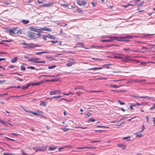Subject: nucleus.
<instances>
[{"label": "nucleus", "mask_w": 155, "mask_h": 155, "mask_svg": "<svg viewBox=\"0 0 155 155\" xmlns=\"http://www.w3.org/2000/svg\"><path fill=\"white\" fill-rule=\"evenodd\" d=\"M79 3L81 4H82V2H81L80 0L78 1H77V4L79 5Z\"/></svg>", "instance_id": "nucleus-56"}, {"label": "nucleus", "mask_w": 155, "mask_h": 155, "mask_svg": "<svg viewBox=\"0 0 155 155\" xmlns=\"http://www.w3.org/2000/svg\"><path fill=\"white\" fill-rule=\"evenodd\" d=\"M60 92V91L58 90H56L54 91H51L50 92L49 94L50 95H54L55 94L57 93H59Z\"/></svg>", "instance_id": "nucleus-10"}, {"label": "nucleus", "mask_w": 155, "mask_h": 155, "mask_svg": "<svg viewBox=\"0 0 155 155\" xmlns=\"http://www.w3.org/2000/svg\"><path fill=\"white\" fill-rule=\"evenodd\" d=\"M102 68H103L102 67H94V70L101 69Z\"/></svg>", "instance_id": "nucleus-47"}, {"label": "nucleus", "mask_w": 155, "mask_h": 155, "mask_svg": "<svg viewBox=\"0 0 155 155\" xmlns=\"http://www.w3.org/2000/svg\"><path fill=\"white\" fill-rule=\"evenodd\" d=\"M44 53H48V52L47 51H42V52H37L35 53L36 55H38L40 54H41Z\"/></svg>", "instance_id": "nucleus-27"}, {"label": "nucleus", "mask_w": 155, "mask_h": 155, "mask_svg": "<svg viewBox=\"0 0 155 155\" xmlns=\"http://www.w3.org/2000/svg\"><path fill=\"white\" fill-rule=\"evenodd\" d=\"M16 80H17V81H23V80L22 79H19L18 78H16Z\"/></svg>", "instance_id": "nucleus-61"}, {"label": "nucleus", "mask_w": 155, "mask_h": 155, "mask_svg": "<svg viewBox=\"0 0 155 155\" xmlns=\"http://www.w3.org/2000/svg\"><path fill=\"white\" fill-rule=\"evenodd\" d=\"M140 98H147L148 99H150V98H153L152 97H150L148 96H141L140 97H139Z\"/></svg>", "instance_id": "nucleus-29"}, {"label": "nucleus", "mask_w": 155, "mask_h": 155, "mask_svg": "<svg viewBox=\"0 0 155 155\" xmlns=\"http://www.w3.org/2000/svg\"><path fill=\"white\" fill-rule=\"evenodd\" d=\"M44 82L43 81H40L38 82L39 83V84H42Z\"/></svg>", "instance_id": "nucleus-62"}, {"label": "nucleus", "mask_w": 155, "mask_h": 155, "mask_svg": "<svg viewBox=\"0 0 155 155\" xmlns=\"http://www.w3.org/2000/svg\"><path fill=\"white\" fill-rule=\"evenodd\" d=\"M134 37L133 36L127 35L121 37L114 36L113 38H116L117 41H119L128 42L130 41V40L128 39L129 38L132 39Z\"/></svg>", "instance_id": "nucleus-2"}, {"label": "nucleus", "mask_w": 155, "mask_h": 155, "mask_svg": "<svg viewBox=\"0 0 155 155\" xmlns=\"http://www.w3.org/2000/svg\"><path fill=\"white\" fill-rule=\"evenodd\" d=\"M46 103L44 101H41L40 105H42L44 107H46Z\"/></svg>", "instance_id": "nucleus-14"}, {"label": "nucleus", "mask_w": 155, "mask_h": 155, "mask_svg": "<svg viewBox=\"0 0 155 155\" xmlns=\"http://www.w3.org/2000/svg\"><path fill=\"white\" fill-rule=\"evenodd\" d=\"M29 84H30V86H35V85H39V83L38 82H35V83H29Z\"/></svg>", "instance_id": "nucleus-22"}, {"label": "nucleus", "mask_w": 155, "mask_h": 155, "mask_svg": "<svg viewBox=\"0 0 155 155\" xmlns=\"http://www.w3.org/2000/svg\"><path fill=\"white\" fill-rule=\"evenodd\" d=\"M154 109H155V104H153V106L150 108V110H152Z\"/></svg>", "instance_id": "nucleus-49"}, {"label": "nucleus", "mask_w": 155, "mask_h": 155, "mask_svg": "<svg viewBox=\"0 0 155 155\" xmlns=\"http://www.w3.org/2000/svg\"><path fill=\"white\" fill-rule=\"evenodd\" d=\"M91 114H92L91 113H89V112H88V113L87 114H86L85 115V116L86 117H89L91 116Z\"/></svg>", "instance_id": "nucleus-37"}, {"label": "nucleus", "mask_w": 155, "mask_h": 155, "mask_svg": "<svg viewBox=\"0 0 155 155\" xmlns=\"http://www.w3.org/2000/svg\"><path fill=\"white\" fill-rule=\"evenodd\" d=\"M14 31L13 30V29L10 30H9V32L10 34H15V33L14 32Z\"/></svg>", "instance_id": "nucleus-55"}, {"label": "nucleus", "mask_w": 155, "mask_h": 155, "mask_svg": "<svg viewBox=\"0 0 155 155\" xmlns=\"http://www.w3.org/2000/svg\"><path fill=\"white\" fill-rule=\"evenodd\" d=\"M136 137H141L143 136V135L142 134L140 133L139 132H137L135 134Z\"/></svg>", "instance_id": "nucleus-16"}, {"label": "nucleus", "mask_w": 155, "mask_h": 155, "mask_svg": "<svg viewBox=\"0 0 155 155\" xmlns=\"http://www.w3.org/2000/svg\"><path fill=\"white\" fill-rule=\"evenodd\" d=\"M144 104V103H142L140 104L138 103H136V104L138 106L143 105Z\"/></svg>", "instance_id": "nucleus-59"}, {"label": "nucleus", "mask_w": 155, "mask_h": 155, "mask_svg": "<svg viewBox=\"0 0 155 155\" xmlns=\"http://www.w3.org/2000/svg\"><path fill=\"white\" fill-rule=\"evenodd\" d=\"M76 11L78 12L82 13L83 12V11L81 10V8H78L76 9Z\"/></svg>", "instance_id": "nucleus-35"}, {"label": "nucleus", "mask_w": 155, "mask_h": 155, "mask_svg": "<svg viewBox=\"0 0 155 155\" xmlns=\"http://www.w3.org/2000/svg\"><path fill=\"white\" fill-rule=\"evenodd\" d=\"M42 37H43V39L45 40H47L46 38H48V36H47V35H44L42 36Z\"/></svg>", "instance_id": "nucleus-43"}, {"label": "nucleus", "mask_w": 155, "mask_h": 155, "mask_svg": "<svg viewBox=\"0 0 155 155\" xmlns=\"http://www.w3.org/2000/svg\"><path fill=\"white\" fill-rule=\"evenodd\" d=\"M141 65L144 66L146 65V63L145 62H141Z\"/></svg>", "instance_id": "nucleus-63"}, {"label": "nucleus", "mask_w": 155, "mask_h": 155, "mask_svg": "<svg viewBox=\"0 0 155 155\" xmlns=\"http://www.w3.org/2000/svg\"><path fill=\"white\" fill-rule=\"evenodd\" d=\"M54 3V2L44 3V5H41V6L43 7H51L53 5Z\"/></svg>", "instance_id": "nucleus-7"}, {"label": "nucleus", "mask_w": 155, "mask_h": 155, "mask_svg": "<svg viewBox=\"0 0 155 155\" xmlns=\"http://www.w3.org/2000/svg\"><path fill=\"white\" fill-rule=\"evenodd\" d=\"M123 61H130V56H126L124 58L122 57Z\"/></svg>", "instance_id": "nucleus-9"}, {"label": "nucleus", "mask_w": 155, "mask_h": 155, "mask_svg": "<svg viewBox=\"0 0 155 155\" xmlns=\"http://www.w3.org/2000/svg\"><path fill=\"white\" fill-rule=\"evenodd\" d=\"M2 41L3 42H11L12 41V40H2Z\"/></svg>", "instance_id": "nucleus-52"}, {"label": "nucleus", "mask_w": 155, "mask_h": 155, "mask_svg": "<svg viewBox=\"0 0 155 155\" xmlns=\"http://www.w3.org/2000/svg\"><path fill=\"white\" fill-rule=\"evenodd\" d=\"M154 35V34H147L144 35V37H147V36H151Z\"/></svg>", "instance_id": "nucleus-39"}, {"label": "nucleus", "mask_w": 155, "mask_h": 155, "mask_svg": "<svg viewBox=\"0 0 155 155\" xmlns=\"http://www.w3.org/2000/svg\"><path fill=\"white\" fill-rule=\"evenodd\" d=\"M77 45H80L82 47L85 48L83 46L84 44L82 42H78L77 43Z\"/></svg>", "instance_id": "nucleus-31"}, {"label": "nucleus", "mask_w": 155, "mask_h": 155, "mask_svg": "<svg viewBox=\"0 0 155 155\" xmlns=\"http://www.w3.org/2000/svg\"><path fill=\"white\" fill-rule=\"evenodd\" d=\"M146 119L147 122V123H149V117H146Z\"/></svg>", "instance_id": "nucleus-57"}, {"label": "nucleus", "mask_w": 155, "mask_h": 155, "mask_svg": "<svg viewBox=\"0 0 155 155\" xmlns=\"http://www.w3.org/2000/svg\"><path fill=\"white\" fill-rule=\"evenodd\" d=\"M114 40L113 39H108V40H101V41L102 42H110L113 40Z\"/></svg>", "instance_id": "nucleus-20"}, {"label": "nucleus", "mask_w": 155, "mask_h": 155, "mask_svg": "<svg viewBox=\"0 0 155 155\" xmlns=\"http://www.w3.org/2000/svg\"><path fill=\"white\" fill-rule=\"evenodd\" d=\"M47 146H42L38 147L37 148L33 147L34 150H35L36 152H37L38 151H44L47 149Z\"/></svg>", "instance_id": "nucleus-5"}, {"label": "nucleus", "mask_w": 155, "mask_h": 155, "mask_svg": "<svg viewBox=\"0 0 155 155\" xmlns=\"http://www.w3.org/2000/svg\"><path fill=\"white\" fill-rule=\"evenodd\" d=\"M95 121V119L93 118H91L88 120L87 121L88 122H89L90 121L94 122Z\"/></svg>", "instance_id": "nucleus-33"}, {"label": "nucleus", "mask_w": 155, "mask_h": 155, "mask_svg": "<svg viewBox=\"0 0 155 155\" xmlns=\"http://www.w3.org/2000/svg\"><path fill=\"white\" fill-rule=\"evenodd\" d=\"M117 102L119 103L120 105H123L125 104V103L124 102H121L120 100H118Z\"/></svg>", "instance_id": "nucleus-45"}, {"label": "nucleus", "mask_w": 155, "mask_h": 155, "mask_svg": "<svg viewBox=\"0 0 155 155\" xmlns=\"http://www.w3.org/2000/svg\"><path fill=\"white\" fill-rule=\"evenodd\" d=\"M130 137H125L123 138V140H127V141H129L130 140Z\"/></svg>", "instance_id": "nucleus-36"}, {"label": "nucleus", "mask_w": 155, "mask_h": 155, "mask_svg": "<svg viewBox=\"0 0 155 155\" xmlns=\"http://www.w3.org/2000/svg\"><path fill=\"white\" fill-rule=\"evenodd\" d=\"M56 67V66L55 65H52L49 66L48 67V68L50 69H52L55 68Z\"/></svg>", "instance_id": "nucleus-42"}, {"label": "nucleus", "mask_w": 155, "mask_h": 155, "mask_svg": "<svg viewBox=\"0 0 155 155\" xmlns=\"http://www.w3.org/2000/svg\"><path fill=\"white\" fill-rule=\"evenodd\" d=\"M23 31L22 30H18L17 31V35H19L20 34H22Z\"/></svg>", "instance_id": "nucleus-38"}, {"label": "nucleus", "mask_w": 155, "mask_h": 155, "mask_svg": "<svg viewBox=\"0 0 155 155\" xmlns=\"http://www.w3.org/2000/svg\"><path fill=\"white\" fill-rule=\"evenodd\" d=\"M127 117L126 116L122 117L121 119L118 120V121H120L123 120L127 118Z\"/></svg>", "instance_id": "nucleus-50"}, {"label": "nucleus", "mask_w": 155, "mask_h": 155, "mask_svg": "<svg viewBox=\"0 0 155 155\" xmlns=\"http://www.w3.org/2000/svg\"><path fill=\"white\" fill-rule=\"evenodd\" d=\"M33 62L35 63H43L45 64L46 63V61H33Z\"/></svg>", "instance_id": "nucleus-25"}, {"label": "nucleus", "mask_w": 155, "mask_h": 155, "mask_svg": "<svg viewBox=\"0 0 155 155\" xmlns=\"http://www.w3.org/2000/svg\"><path fill=\"white\" fill-rule=\"evenodd\" d=\"M67 147H68L66 146V147H60L58 149V151H60L61 150L64 149V148H67Z\"/></svg>", "instance_id": "nucleus-51"}, {"label": "nucleus", "mask_w": 155, "mask_h": 155, "mask_svg": "<svg viewBox=\"0 0 155 155\" xmlns=\"http://www.w3.org/2000/svg\"><path fill=\"white\" fill-rule=\"evenodd\" d=\"M27 68H30L31 69L35 70V68L34 67L29 66L27 67Z\"/></svg>", "instance_id": "nucleus-53"}, {"label": "nucleus", "mask_w": 155, "mask_h": 155, "mask_svg": "<svg viewBox=\"0 0 155 155\" xmlns=\"http://www.w3.org/2000/svg\"><path fill=\"white\" fill-rule=\"evenodd\" d=\"M142 130H141V132H142L144 130V124H143L142 126Z\"/></svg>", "instance_id": "nucleus-54"}, {"label": "nucleus", "mask_w": 155, "mask_h": 155, "mask_svg": "<svg viewBox=\"0 0 155 155\" xmlns=\"http://www.w3.org/2000/svg\"><path fill=\"white\" fill-rule=\"evenodd\" d=\"M82 4H79V5L82 6V5H86L87 2V1L85 0H83L82 1Z\"/></svg>", "instance_id": "nucleus-19"}, {"label": "nucleus", "mask_w": 155, "mask_h": 155, "mask_svg": "<svg viewBox=\"0 0 155 155\" xmlns=\"http://www.w3.org/2000/svg\"><path fill=\"white\" fill-rule=\"evenodd\" d=\"M0 122L5 126H7L8 125V123L7 122L2 121L1 120H0Z\"/></svg>", "instance_id": "nucleus-23"}, {"label": "nucleus", "mask_w": 155, "mask_h": 155, "mask_svg": "<svg viewBox=\"0 0 155 155\" xmlns=\"http://www.w3.org/2000/svg\"><path fill=\"white\" fill-rule=\"evenodd\" d=\"M110 87H113V88H119L120 87V86L114 84V85H111Z\"/></svg>", "instance_id": "nucleus-32"}, {"label": "nucleus", "mask_w": 155, "mask_h": 155, "mask_svg": "<svg viewBox=\"0 0 155 155\" xmlns=\"http://www.w3.org/2000/svg\"><path fill=\"white\" fill-rule=\"evenodd\" d=\"M26 69L23 66H21V70L22 71H25Z\"/></svg>", "instance_id": "nucleus-48"}, {"label": "nucleus", "mask_w": 155, "mask_h": 155, "mask_svg": "<svg viewBox=\"0 0 155 155\" xmlns=\"http://www.w3.org/2000/svg\"><path fill=\"white\" fill-rule=\"evenodd\" d=\"M21 44L25 45V46H23V48H24L30 49L34 48L36 47H41V45L37 44H35L33 43H27L25 42H23L21 43Z\"/></svg>", "instance_id": "nucleus-3"}, {"label": "nucleus", "mask_w": 155, "mask_h": 155, "mask_svg": "<svg viewBox=\"0 0 155 155\" xmlns=\"http://www.w3.org/2000/svg\"><path fill=\"white\" fill-rule=\"evenodd\" d=\"M22 22L25 25L27 24L29 22V21L28 20H22Z\"/></svg>", "instance_id": "nucleus-15"}, {"label": "nucleus", "mask_w": 155, "mask_h": 155, "mask_svg": "<svg viewBox=\"0 0 155 155\" xmlns=\"http://www.w3.org/2000/svg\"><path fill=\"white\" fill-rule=\"evenodd\" d=\"M123 50L126 51H127L128 52H130V51H132V50H130L128 48H124L123 49Z\"/></svg>", "instance_id": "nucleus-44"}, {"label": "nucleus", "mask_w": 155, "mask_h": 155, "mask_svg": "<svg viewBox=\"0 0 155 155\" xmlns=\"http://www.w3.org/2000/svg\"><path fill=\"white\" fill-rule=\"evenodd\" d=\"M101 141V140H98V141H94V140H93V141H91L90 142L91 143H97V142H100Z\"/></svg>", "instance_id": "nucleus-60"}, {"label": "nucleus", "mask_w": 155, "mask_h": 155, "mask_svg": "<svg viewBox=\"0 0 155 155\" xmlns=\"http://www.w3.org/2000/svg\"><path fill=\"white\" fill-rule=\"evenodd\" d=\"M28 112L29 113L32 114H33L35 115H37V116H40V114L37 113L35 112H33L32 111H28Z\"/></svg>", "instance_id": "nucleus-18"}, {"label": "nucleus", "mask_w": 155, "mask_h": 155, "mask_svg": "<svg viewBox=\"0 0 155 155\" xmlns=\"http://www.w3.org/2000/svg\"><path fill=\"white\" fill-rule=\"evenodd\" d=\"M57 80L56 79H52L51 80H47L45 81L46 82H54L57 81Z\"/></svg>", "instance_id": "nucleus-34"}, {"label": "nucleus", "mask_w": 155, "mask_h": 155, "mask_svg": "<svg viewBox=\"0 0 155 155\" xmlns=\"http://www.w3.org/2000/svg\"><path fill=\"white\" fill-rule=\"evenodd\" d=\"M118 147L123 149H125L126 148V145L123 144H118Z\"/></svg>", "instance_id": "nucleus-12"}, {"label": "nucleus", "mask_w": 155, "mask_h": 155, "mask_svg": "<svg viewBox=\"0 0 155 155\" xmlns=\"http://www.w3.org/2000/svg\"><path fill=\"white\" fill-rule=\"evenodd\" d=\"M57 148L56 147H49V150H54Z\"/></svg>", "instance_id": "nucleus-21"}, {"label": "nucleus", "mask_w": 155, "mask_h": 155, "mask_svg": "<svg viewBox=\"0 0 155 155\" xmlns=\"http://www.w3.org/2000/svg\"><path fill=\"white\" fill-rule=\"evenodd\" d=\"M17 58H13L12 60H11V62L13 63H14L17 61Z\"/></svg>", "instance_id": "nucleus-30"}, {"label": "nucleus", "mask_w": 155, "mask_h": 155, "mask_svg": "<svg viewBox=\"0 0 155 155\" xmlns=\"http://www.w3.org/2000/svg\"><path fill=\"white\" fill-rule=\"evenodd\" d=\"M111 37V36H103L102 37V38H109L110 39H113V40H117L116 38H114L113 37Z\"/></svg>", "instance_id": "nucleus-17"}, {"label": "nucleus", "mask_w": 155, "mask_h": 155, "mask_svg": "<svg viewBox=\"0 0 155 155\" xmlns=\"http://www.w3.org/2000/svg\"><path fill=\"white\" fill-rule=\"evenodd\" d=\"M18 28H15L13 29L14 32L15 33V35H17V31Z\"/></svg>", "instance_id": "nucleus-28"}, {"label": "nucleus", "mask_w": 155, "mask_h": 155, "mask_svg": "<svg viewBox=\"0 0 155 155\" xmlns=\"http://www.w3.org/2000/svg\"><path fill=\"white\" fill-rule=\"evenodd\" d=\"M29 28L31 31H34L39 33L42 32L43 30L46 31H51L52 30L51 28H47L46 27L43 28H37L35 27L31 26L29 27Z\"/></svg>", "instance_id": "nucleus-1"}, {"label": "nucleus", "mask_w": 155, "mask_h": 155, "mask_svg": "<svg viewBox=\"0 0 155 155\" xmlns=\"http://www.w3.org/2000/svg\"><path fill=\"white\" fill-rule=\"evenodd\" d=\"M50 42H51L52 44L54 45L56 43L59 42L58 41H50Z\"/></svg>", "instance_id": "nucleus-41"}, {"label": "nucleus", "mask_w": 155, "mask_h": 155, "mask_svg": "<svg viewBox=\"0 0 155 155\" xmlns=\"http://www.w3.org/2000/svg\"><path fill=\"white\" fill-rule=\"evenodd\" d=\"M153 126H155V117H153Z\"/></svg>", "instance_id": "nucleus-64"}, {"label": "nucleus", "mask_w": 155, "mask_h": 155, "mask_svg": "<svg viewBox=\"0 0 155 155\" xmlns=\"http://www.w3.org/2000/svg\"><path fill=\"white\" fill-rule=\"evenodd\" d=\"M116 55L114 56L113 57V58H122V54H116Z\"/></svg>", "instance_id": "nucleus-8"}, {"label": "nucleus", "mask_w": 155, "mask_h": 155, "mask_svg": "<svg viewBox=\"0 0 155 155\" xmlns=\"http://www.w3.org/2000/svg\"><path fill=\"white\" fill-rule=\"evenodd\" d=\"M47 35L48 36V38L53 39H56V37L54 35H51L50 34H48Z\"/></svg>", "instance_id": "nucleus-11"}, {"label": "nucleus", "mask_w": 155, "mask_h": 155, "mask_svg": "<svg viewBox=\"0 0 155 155\" xmlns=\"http://www.w3.org/2000/svg\"><path fill=\"white\" fill-rule=\"evenodd\" d=\"M30 86V84L29 83L26 86H22L21 87V89L23 90L27 89Z\"/></svg>", "instance_id": "nucleus-13"}, {"label": "nucleus", "mask_w": 155, "mask_h": 155, "mask_svg": "<svg viewBox=\"0 0 155 155\" xmlns=\"http://www.w3.org/2000/svg\"><path fill=\"white\" fill-rule=\"evenodd\" d=\"M76 63V62L75 61L74 59H71L68 62V63L66 64V66L68 67H70L72 65L75 64Z\"/></svg>", "instance_id": "nucleus-6"}, {"label": "nucleus", "mask_w": 155, "mask_h": 155, "mask_svg": "<svg viewBox=\"0 0 155 155\" xmlns=\"http://www.w3.org/2000/svg\"><path fill=\"white\" fill-rule=\"evenodd\" d=\"M61 129L64 132H66L67 131H68V130H69L70 129L68 128H65V127H63L61 128Z\"/></svg>", "instance_id": "nucleus-26"}, {"label": "nucleus", "mask_w": 155, "mask_h": 155, "mask_svg": "<svg viewBox=\"0 0 155 155\" xmlns=\"http://www.w3.org/2000/svg\"><path fill=\"white\" fill-rule=\"evenodd\" d=\"M12 88H16L19 89L21 87L20 85H18L17 86H13L11 87Z\"/></svg>", "instance_id": "nucleus-46"}, {"label": "nucleus", "mask_w": 155, "mask_h": 155, "mask_svg": "<svg viewBox=\"0 0 155 155\" xmlns=\"http://www.w3.org/2000/svg\"><path fill=\"white\" fill-rule=\"evenodd\" d=\"M11 74H17V75H19V76H21V75L20 74L18 73L17 72H15V73H12Z\"/></svg>", "instance_id": "nucleus-58"}, {"label": "nucleus", "mask_w": 155, "mask_h": 155, "mask_svg": "<svg viewBox=\"0 0 155 155\" xmlns=\"http://www.w3.org/2000/svg\"><path fill=\"white\" fill-rule=\"evenodd\" d=\"M3 155H15V154L12 153H3Z\"/></svg>", "instance_id": "nucleus-40"}, {"label": "nucleus", "mask_w": 155, "mask_h": 155, "mask_svg": "<svg viewBox=\"0 0 155 155\" xmlns=\"http://www.w3.org/2000/svg\"><path fill=\"white\" fill-rule=\"evenodd\" d=\"M28 37L31 38L36 39L41 36V34L37 32V33L32 32H27Z\"/></svg>", "instance_id": "nucleus-4"}, {"label": "nucleus", "mask_w": 155, "mask_h": 155, "mask_svg": "<svg viewBox=\"0 0 155 155\" xmlns=\"http://www.w3.org/2000/svg\"><path fill=\"white\" fill-rule=\"evenodd\" d=\"M39 59V58H36L35 57L31 58L30 59H29V61H35Z\"/></svg>", "instance_id": "nucleus-24"}]
</instances>
